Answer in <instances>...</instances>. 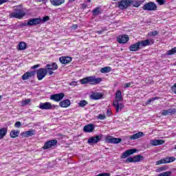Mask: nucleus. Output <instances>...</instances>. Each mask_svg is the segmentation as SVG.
Wrapping results in <instances>:
<instances>
[{"instance_id":"obj_1","label":"nucleus","mask_w":176,"mask_h":176,"mask_svg":"<svg viewBox=\"0 0 176 176\" xmlns=\"http://www.w3.org/2000/svg\"><path fill=\"white\" fill-rule=\"evenodd\" d=\"M120 101H123V96H122V91L118 90L116 92V100L113 101V107L116 109V112L118 113L119 111H122L124 108L123 103H120Z\"/></svg>"},{"instance_id":"obj_2","label":"nucleus","mask_w":176,"mask_h":176,"mask_svg":"<svg viewBox=\"0 0 176 176\" xmlns=\"http://www.w3.org/2000/svg\"><path fill=\"white\" fill-rule=\"evenodd\" d=\"M22 6L21 5L15 6L14 12H10L9 14L10 19H19V20L23 19L25 16V12L23 8H21Z\"/></svg>"},{"instance_id":"obj_3","label":"nucleus","mask_w":176,"mask_h":176,"mask_svg":"<svg viewBox=\"0 0 176 176\" xmlns=\"http://www.w3.org/2000/svg\"><path fill=\"white\" fill-rule=\"evenodd\" d=\"M102 81V78H96V76L86 77L80 80L81 85H86V83H90L91 85H98L99 83H101Z\"/></svg>"},{"instance_id":"obj_4","label":"nucleus","mask_w":176,"mask_h":176,"mask_svg":"<svg viewBox=\"0 0 176 176\" xmlns=\"http://www.w3.org/2000/svg\"><path fill=\"white\" fill-rule=\"evenodd\" d=\"M45 69H47V72H48V75L51 76V75H53L54 72L53 71H56V69H58V65L57 63L53 62L52 64H47L45 66Z\"/></svg>"},{"instance_id":"obj_5","label":"nucleus","mask_w":176,"mask_h":176,"mask_svg":"<svg viewBox=\"0 0 176 176\" xmlns=\"http://www.w3.org/2000/svg\"><path fill=\"white\" fill-rule=\"evenodd\" d=\"M143 10H147L148 12H152L153 10H157V6L154 2L150 1L146 3L142 7Z\"/></svg>"},{"instance_id":"obj_6","label":"nucleus","mask_w":176,"mask_h":176,"mask_svg":"<svg viewBox=\"0 0 176 176\" xmlns=\"http://www.w3.org/2000/svg\"><path fill=\"white\" fill-rule=\"evenodd\" d=\"M175 157H166L164 159H161L156 162V166H159L160 164H167L168 163H173V162H175Z\"/></svg>"},{"instance_id":"obj_7","label":"nucleus","mask_w":176,"mask_h":176,"mask_svg":"<svg viewBox=\"0 0 176 176\" xmlns=\"http://www.w3.org/2000/svg\"><path fill=\"white\" fill-rule=\"evenodd\" d=\"M133 3V0H121L118 3L120 9H127Z\"/></svg>"},{"instance_id":"obj_8","label":"nucleus","mask_w":176,"mask_h":176,"mask_svg":"<svg viewBox=\"0 0 176 176\" xmlns=\"http://www.w3.org/2000/svg\"><path fill=\"white\" fill-rule=\"evenodd\" d=\"M38 108H40V109H45V110L55 109L56 105L52 104V103L49 102H45L44 103L41 102L39 104Z\"/></svg>"},{"instance_id":"obj_9","label":"nucleus","mask_w":176,"mask_h":176,"mask_svg":"<svg viewBox=\"0 0 176 176\" xmlns=\"http://www.w3.org/2000/svg\"><path fill=\"white\" fill-rule=\"evenodd\" d=\"M141 160H144V156L138 155L132 157H128L126 162V163H139V162H141Z\"/></svg>"},{"instance_id":"obj_10","label":"nucleus","mask_w":176,"mask_h":176,"mask_svg":"<svg viewBox=\"0 0 176 176\" xmlns=\"http://www.w3.org/2000/svg\"><path fill=\"white\" fill-rule=\"evenodd\" d=\"M37 79L38 80H42L46 75H47L48 72L46 68H40L37 70Z\"/></svg>"},{"instance_id":"obj_11","label":"nucleus","mask_w":176,"mask_h":176,"mask_svg":"<svg viewBox=\"0 0 176 176\" xmlns=\"http://www.w3.org/2000/svg\"><path fill=\"white\" fill-rule=\"evenodd\" d=\"M41 23H42V19L41 17L33 18L28 21L26 25H29L30 27H31L32 25H38L39 24H41Z\"/></svg>"},{"instance_id":"obj_12","label":"nucleus","mask_w":176,"mask_h":176,"mask_svg":"<svg viewBox=\"0 0 176 176\" xmlns=\"http://www.w3.org/2000/svg\"><path fill=\"white\" fill-rule=\"evenodd\" d=\"M64 97H65V94H64V93H59L51 95L50 98V100H52V101L58 102L59 101H61Z\"/></svg>"},{"instance_id":"obj_13","label":"nucleus","mask_w":176,"mask_h":176,"mask_svg":"<svg viewBox=\"0 0 176 176\" xmlns=\"http://www.w3.org/2000/svg\"><path fill=\"white\" fill-rule=\"evenodd\" d=\"M57 140L54 139L51 140H48L45 142L44 146H43V149H50L52 146H56L57 145Z\"/></svg>"},{"instance_id":"obj_14","label":"nucleus","mask_w":176,"mask_h":176,"mask_svg":"<svg viewBox=\"0 0 176 176\" xmlns=\"http://www.w3.org/2000/svg\"><path fill=\"white\" fill-rule=\"evenodd\" d=\"M105 141L108 144H120V142H122V138H113L112 136H107L105 138Z\"/></svg>"},{"instance_id":"obj_15","label":"nucleus","mask_w":176,"mask_h":176,"mask_svg":"<svg viewBox=\"0 0 176 176\" xmlns=\"http://www.w3.org/2000/svg\"><path fill=\"white\" fill-rule=\"evenodd\" d=\"M138 42L140 43V47H146V46H150V45H153V43H155V41L151 38L143 40Z\"/></svg>"},{"instance_id":"obj_16","label":"nucleus","mask_w":176,"mask_h":176,"mask_svg":"<svg viewBox=\"0 0 176 176\" xmlns=\"http://www.w3.org/2000/svg\"><path fill=\"white\" fill-rule=\"evenodd\" d=\"M102 139V135L91 137L88 139V144H98Z\"/></svg>"},{"instance_id":"obj_17","label":"nucleus","mask_w":176,"mask_h":176,"mask_svg":"<svg viewBox=\"0 0 176 176\" xmlns=\"http://www.w3.org/2000/svg\"><path fill=\"white\" fill-rule=\"evenodd\" d=\"M137 153V149H135V148L126 150L125 152H124L122 154L120 158L126 159V157H129V156H130V155H133V153Z\"/></svg>"},{"instance_id":"obj_18","label":"nucleus","mask_w":176,"mask_h":176,"mask_svg":"<svg viewBox=\"0 0 176 176\" xmlns=\"http://www.w3.org/2000/svg\"><path fill=\"white\" fill-rule=\"evenodd\" d=\"M59 61L60 64L65 65L67 64H69V63L72 61V57L68 56H61L59 58Z\"/></svg>"},{"instance_id":"obj_19","label":"nucleus","mask_w":176,"mask_h":176,"mask_svg":"<svg viewBox=\"0 0 176 176\" xmlns=\"http://www.w3.org/2000/svg\"><path fill=\"white\" fill-rule=\"evenodd\" d=\"M129 35L123 34L120 35L117 38V41L118 43H127L129 42Z\"/></svg>"},{"instance_id":"obj_20","label":"nucleus","mask_w":176,"mask_h":176,"mask_svg":"<svg viewBox=\"0 0 176 176\" xmlns=\"http://www.w3.org/2000/svg\"><path fill=\"white\" fill-rule=\"evenodd\" d=\"M167 115H176V109H168L167 110H162V116H167Z\"/></svg>"},{"instance_id":"obj_21","label":"nucleus","mask_w":176,"mask_h":176,"mask_svg":"<svg viewBox=\"0 0 176 176\" xmlns=\"http://www.w3.org/2000/svg\"><path fill=\"white\" fill-rule=\"evenodd\" d=\"M35 74H36V71H31L30 72H26L22 76L23 80H28L30 78H32V76H35Z\"/></svg>"},{"instance_id":"obj_22","label":"nucleus","mask_w":176,"mask_h":176,"mask_svg":"<svg viewBox=\"0 0 176 176\" xmlns=\"http://www.w3.org/2000/svg\"><path fill=\"white\" fill-rule=\"evenodd\" d=\"M83 131L85 133H93L94 131V124H88L85 125L83 128Z\"/></svg>"},{"instance_id":"obj_23","label":"nucleus","mask_w":176,"mask_h":176,"mask_svg":"<svg viewBox=\"0 0 176 176\" xmlns=\"http://www.w3.org/2000/svg\"><path fill=\"white\" fill-rule=\"evenodd\" d=\"M140 49H141V46L140 45L139 41L131 45V46L129 47L130 52H138Z\"/></svg>"},{"instance_id":"obj_24","label":"nucleus","mask_w":176,"mask_h":176,"mask_svg":"<svg viewBox=\"0 0 176 176\" xmlns=\"http://www.w3.org/2000/svg\"><path fill=\"white\" fill-rule=\"evenodd\" d=\"M71 105V100H69V99H65L63 100H61L59 102V106L61 108H68V107H69Z\"/></svg>"},{"instance_id":"obj_25","label":"nucleus","mask_w":176,"mask_h":176,"mask_svg":"<svg viewBox=\"0 0 176 176\" xmlns=\"http://www.w3.org/2000/svg\"><path fill=\"white\" fill-rule=\"evenodd\" d=\"M164 142L165 141L163 140H151L150 144L152 146H157L159 145H163Z\"/></svg>"},{"instance_id":"obj_26","label":"nucleus","mask_w":176,"mask_h":176,"mask_svg":"<svg viewBox=\"0 0 176 176\" xmlns=\"http://www.w3.org/2000/svg\"><path fill=\"white\" fill-rule=\"evenodd\" d=\"M21 135L25 137V138H28L29 137H32V135H35V130L24 131L21 133Z\"/></svg>"},{"instance_id":"obj_27","label":"nucleus","mask_w":176,"mask_h":176,"mask_svg":"<svg viewBox=\"0 0 176 176\" xmlns=\"http://www.w3.org/2000/svg\"><path fill=\"white\" fill-rule=\"evenodd\" d=\"M50 2L53 6H60V5L65 3V0H50Z\"/></svg>"},{"instance_id":"obj_28","label":"nucleus","mask_w":176,"mask_h":176,"mask_svg":"<svg viewBox=\"0 0 176 176\" xmlns=\"http://www.w3.org/2000/svg\"><path fill=\"white\" fill-rule=\"evenodd\" d=\"M103 95L101 93L95 92L91 95V98L92 100H101L102 98Z\"/></svg>"},{"instance_id":"obj_29","label":"nucleus","mask_w":176,"mask_h":176,"mask_svg":"<svg viewBox=\"0 0 176 176\" xmlns=\"http://www.w3.org/2000/svg\"><path fill=\"white\" fill-rule=\"evenodd\" d=\"M144 135H145V134H144L143 132H138L131 135L130 138L131 140H138V138H141V137H144Z\"/></svg>"},{"instance_id":"obj_30","label":"nucleus","mask_w":176,"mask_h":176,"mask_svg":"<svg viewBox=\"0 0 176 176\" xmlns=\"http://www.w3.org/2000/svg\"><path fill=\"white\" fill-rule=\"evenodd\" d=\"M8 134V128L0 129V140H3Z\"/></svg>"},{"instance_id":"obj_31","label":"nucleus","mask_w":176,"mask_h":176,"mask_svg":"<svg viewBox=\"0 0 176 176\" xmlns=\"http://www.w3.org/2000/svg\"><path fill=\"white\" fill-rule=\"evenodd\" d=\"M19 134H20L19 131L12 130L10 133V136L11 138H17V137H19Z\"/></svg>"},{"instance_id":"obj_32","label":"nucleus","mask_w":176,"mask_h":176,"mask_svg":"<svg viewBox=\"0 0 176 176\" xmlns=\"http://www.w3.org/2000/svg\"><path fill=\"white\" fill-rule=\"evenodd\" d=\"M92 13L94 16H98V14L101 13V7H96L95 9L93 10Z\"/></svg>"},{"instance_id":"obj_33","label":"nucleus","mask_w":176,"mask_h":176,"mask_svg":"<svg viewBox=\"0 0 176 176\" xmlns=\"http://www.w3.org/2000/svg\"><path fill=\"white\" fill-rule=\"evenodd\" d=\"M27 49V43L24 42H20L19 43V50H25Z\"/></svg>"},{"instance_id":"obj_34","label":"nucleus","mask_w":176,"mask_h":176,"mask_svg":"<svg viewBox=\"0 0 176 176\" xmlns=\"http://www.w3.org/2000/svg\"><path fill=\"white\" fill-rule=\"evenodd\" d=\"M175 53H176V47L172 48L170 50H168L166 54V56H173V54H175Z\"/></svg>"},{"instance_id":"obj_35","label":"nucleus","mask_w":176,"mask_h":176,"mask_svg":"<svg viewBox=\"0 0 176 176\" xmlns=\"http://www.w3.org/2000/svg\"><path fill=\"white\" fill-rule=\"evenodd\" d=\"M100 72L102 74H107L108 72H111V67H105L101 68Z\"/></svg>"},{"instance_id":"obj_36","label":"nucleus","mask_w":176,"mask_h":176,"mask_svg":"<svg viewBox=\"0 0 176 176\" xmlns=\"http://www.w3.org/2000/svg\"><path fill=\"white\" fill-rule=\"evenodd\" d=\"M89 103L86 100H80L78 103V107L80 108H85Z\"/></svg>"},{"instance_id":"obj_37","label":"nucleus","mask_w":176,"mask_h":176,"mask_svg":"<svg viewBox=\"0 0 176 176\" xmlns=\"http://www.w3.org/2000/svg\"><path fill=\"white\" fill-rule=\"evenodd\" d=\"M133 8H140L141 6V1H132Z\"/></svg>"},{"instance_id":"obj_38","label":"nucleus","mask_w":176,"mask_h":176,"mask_svg":"<svg viewBox=\"0 0 176 176\" xmlns=\"http://www.w3.org/2000/svg\"><path fill=\"white\" fill-rule=\"evenodd\" d=\"M155 100H160V97L157 96V97H154V98L149 99L147 101V104H151V102H153V101H155Z\"/></svg>"},{"instance_id":"obj_39","label":"nucleus","mask_w":176,"mask_h":176,"mask_svg":"<svg viewBox=\"0 0 176 176\" xmlns=\"http://www.w3.org/2000/svg\"><path fill=\"white\" fill-rule=\"evenodd\" d=\"M148 35H151V36H156V35H159V32L157 30H154L148 33Z\"/></svg>"},{"instance_id":"obj_40","label":"nucleus","mask_w":176,"mask_h":176,"mask_svg":"<svg viewBox=\"0 0 176 176\" xmlns=\"http://www.w3.org/2000/svg\"><path fill=\"white\" fill-rule=\"evenodd\" d=\"M31 102V99H26L25 100H22V105H28Z\"/></svg>"},{"instance_id":"obj_41","label":"nucleus","mask_w":176,"mask_h":176,"mask_svg":"<svg viewBox=\"0 0 176 176\" xmlns=\"http://www.w3.org/2000/svg\"><path fill=\"white\" fill-rule=\"evenodd\" d=\"M107 116H105V115H102V114H99L98 116V119H100V120H104V119H106Z\"/></svg>"},{"instance_id":"obj_42","label":"nucleus","mask_w":176,"mask_h":176,"mask_svg":"<svg viewBox=\"0 0 176 176\" xmlns=\"http://www.w3.org/2000/svg\"><path fill=\"white\" fill-rule=\"evenodd\" d=\"M49 20H50V17H49V16H45L43 18L42 22L46 23V21H49Z\"/></svg>"},{"instance_id":"obj_43","label":"nucleus","mask_w":176,"mask_h":176,"mask_svg":"<svg viewBox=\"0 0 176 176\" xmlns=\"http://www.w3.org/2000/svg\"><path fill=\"white\" fill-rule=\"evenodd\" d=\"M156 1L160 6L164 5V3H166V0H156Z\"/></svg>"},{"instance_id":"obj_44","label":"nucleus","mask_w":176,"mask_h":176,"mask_svg":"<svg viewBox=\"0 0 176 176\" xmlns=\"http://www.w3.org/2000/svg\"><path fill=\"white\" fill-rule=\"evenodd\" d=\"M104 31H107V29H102L101 30H97L96 33L98 34V35H101V34H103Z\"/></svg>"},{"instance_id":"obj_45","label":"nucleus","mask_w":176,"mask_h":176,"mask_svg":"<svg viewBox=\"0 0 176 176\" xmlns=\"http://www.w3.org/2000/svg\"><path fill=\"white\" fill-rule=\"evenodd\" d=\"M14 126L16 127L17 129L21 127V122L20 121L15 122Z\"/></svg>"},{"instance_id":"obj_46","label":"nucleus","mask_w":176,"mask_h":176,"mask_svg":"<svg viewBox=\"0 0 176 176\" xmlns=\"http://www.w3.org/2000/svg\"><path fill=\"white\" fill-rule=\"evenodd\" d=\"M171 90L174 94H176V83L173 85V86L171 87Z\"/></svg>"},{"instance_id":"obj_47","label":"nucleus","mask_w":176,"mask_h":176,"mask_svg":"<svg viewBox=\"0 0 176 176\" xmlns=\"http://www.w3.org/2000/svg\"><path fill=\"white\" fill-rule=\"evenodd\" d=\"M130 86H131V82L125 83L124 85V87H125V89H127V87H130Z\"/></svg>"},{"instance_id":"obj_48","label":"nucleus","mask_w":176,"mask_h":176,"mask_svg":"<svg viewBox=\"0 0 176 176\" xmlns=\"http://www.w3.org/2000/svg\"><path fill=\"white\" fill-rule=\"evenodd\" d=\"M6 2H9V0H0V6L6 3Z\"/></svg>"},{"instance_id":"obj_49","label":"nucleus","mask_w":176,"mask_h":176,"mask_svg":"<svg viewBox=\"0 0 176 176\" xmlns=\"http://www.w3.org/2000/svg\"><path fill=\"white\" fill-rule=\"evenodd\" d=\"M41 67V65H34L32 67V69H36V68H39Z\"/></svg>"},{"instance_id":"obj_50","label":"nucleus","mask_w":176,"mask_h":176,"mask_svg":"<svg viewBox=\"0 0 176 176\" xmlns=\"http://www.w3.org/2000/svg\"><path fill=\"white\" fill-rule=\"evenodd\" d=\"M72 30H78V25L77 24H73L72 25Z\"/></svg>"},{"instance_id":"obj_51","label":"nucleus","mask_w":176,"mask_h":176,"mask_svg":"<svg viewBox=\"0 0 176 176\" xmlns=\"http://www.w3.org/2000/svg\"><path fill=\"white\" fill-rule=\"evenodd\" d=\"M78 82H76V81H72L69 85L70 86H76Z\"/></svg>"},{"instance_id":"obj_52","label":"nucleus","mask_w":176,"mask_h":176,"mask_svg":"<svg viewBox=\"0 0 176 176\" xmlns=\"http://www.w3.org/2000/svg\"><path fill=\"white\" fill-rule=\"evenodd\" d=\"M82 9H86V8H87V4H86V3H82Z\"/></svg>"},{"instance_id":"obj_53","label":"nucleus","mask_w":176,"mask_h":176,"mask_svg":"<svg viewBox=\"0 0 176 176\" xmlns=\"http://www.w3.org/2000/svg\"><path fill=\"white\" fill-rule=\"evenodd\" d=\"M107 113L109 116H111V115H112V111H110L109 109L107 110Z\"/></svg>"},{"instance_id":"obj_54","label":"nucleus","mask_w":176,"mask_h":176,"mask_svg":"<svg viewBox=\"0 0 176 176\" xmlns=\"http://www.w3.org/2000/svg\"><path fill=\"white\" fill-rule=\"evenodd\" d=\"M3 96L0 95V101H2V98H3Z\"/></svg>"},{"instance_id":"obj_55","label":"nucleus","mask_w":176,"mask_h":176,"mask_svg":"<svg viewBox=\"0 0 176 176\" xmlns=\"http://www.w3.org/2000/svg\"><path fill=\"white\" fill-rule=\"evenodd\" d=\"M38 2H45V1H46V0H38Z\"/></svg>"},{"instance_id":"obj_56","label":"nucleus","mask_w":176,"mask_h":176,"mask_svg":"<svg viewBox=\"0 0 176 176\" xmlns=\"http://www.w3.org/2000/svg\"><path fill=\"white\" fill-rule=\"evenodd\" d=\"M76 0H69V2H75Z\"/></svg>"},{"instance_id":"obj_57","label":"nucleus","mask_w":176,"mask_h":176,"mask_svg":"<svg viewBox=\"0 0 176 176\" xmlns=\"http://www.w3.org/2000/svg\"><path fill=\"white\" fill-rule=\"evenodd\" d=\"M87 2H91V0H87Z\"/></svg>"},{"instance_id":"obj_58","label":"nucleus","mask_w":176,"mask_h":176,"mask_svg":"<svg viewBox=\"0 0 176 176\" xmlns=\"http://www.w3.org/2000/svg\"><path fill=\"white\" fill-rule=\"evenodd\" d=\"M112 1H118V0H112Z\"/></svg>"},{"instance_id":"obj_59","label":"nucleus","mask_w":176,"mask_h":176,"mask_svg":"<svg viewBox=\"0 0 176 176\" xmlns=\"http://www.w3.org/2000/svg\"><path fill=\"white\" fill-rule=\"evenodd\" d=\"M175 149H176V146H175Z\"/></svg>"}]
</instances>
